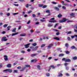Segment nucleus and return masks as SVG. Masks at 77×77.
Instances as JSON below:
<instances>
[{
    "mask_svg": "<svg viewBox=\"0 0 77 77\" xmlns=\"http://www.w3.org/2000/svg\"><path fill=\"white\" fill-rule=\"evenodd\" d=\"M55 20V18L54 17L50 19V20L49 21V22L53 23L57 22V21L55 20Z\"/></svg>",
    "mask_w": 77,
    "mask_h": 77,
    "instance_id": "obj_1",
    "label": "nucleus"
},
{
    "mask_svg": "<svg viewBox=\"0 0 77 77\" xmlns=\"http://www.w3.org/2000/svg\"><path fill=\"white\" fill-rule=\"evenodd\" d=\"M2 41H8V39L6 38V37L4 36L2 38L1 40Z\"/></svg>",
    "mask_w": 77,
    "mask_h": 77,
    "instance_id": "obj_2",
    "label": "nucleus"
},
{
    "mask_svg": "<svg viewBox=\"0 0 77 77\" xmlns=\"http://www.w3.org/2000/svg\"><path fill=\"white\" fill-rule=\"evenodd\" d=\"M51 68H52V69H54L56 68V67L54 66L53 65L50 66L49 67V69L48 70V72H50V70L51 69Z\"/></svg>",
    "mask_w": 77,
    "mask_h": 77,
    "instance_id": "obj_3",
    "label": "nucleus"
},
{
    "mask_svg": "<svg viewBox=\"0 0 77 77\" xmlns=\"http://www.w3.org/2000/svg\"><path fill=\"white\" fill-rule=\"evenodd\" d=\"M66 21V18H63L62 20H60L59 21L60 23H63V22H65Z\"/></svg>",
    "mask_w": 77,
    "mask_h": 77,
    "instance_id": "obj_4",
    "label": "nucleus"
},
{
    "mask_svg": "<svg viewBox=\"0 0 77 77\" xmlns=\"http://www.w3.org/2000/svg\"><path fill=\"white\" fill-rule=\"evenodd\" d=\"M53 44L51 43L48 46V49H50L51 47H53Z\"/></svg>",
    "mask_w": 77,
    "mask_h": 77,
    "instance_id": "obj_5",
    "label": "nucleus"
},
{
    "mask_svg": "<svg viewBox=\"0 0 77 77\" xmlns=\"http://www.w3.org/2000/svg\"><path fill=\"white\" fill-rule=\"evenodd\" d=\"M38 60L36 59H34L33 60H31V62H34V63H36V62H37Z\"/></svg>",
    "mask_w": 77,
    "mask_h": 77,
    "instance_id": "obj_6",
    "label": "nucleus"
},
{
    "mask_svg": "<svg viewBox=\"0 0 77 77\" xmlns=\"http://www.w3.org/2000/svg\"><path fill=\"white\" fill-rule=\"evenodd\" d=\"M4 59L5 60L7 61V60H8V56L6 55H5L4 56Z\"/></svg>",
    "mask_w": 77,
    "mask_h": 77,
    "instance_id": "obj_7",
    "label": "nucleus"
},
{
    "mask_svg": "<svg viewBox=\"0 0 77 77\" xmlns=\"http://www.w3.org/2000/svg\"><path fill=\"white\" fill-rule=\"evenodd\" d=\"M38 55V54L37 53H35V54H32L30 55V56H31V57H34V56H37V55Z\"/></svg>",
    "mask_w": 77,
    "mask_h": 77,
    "instance_id": "obj_8",
    "label": "nucleus"
},
{
    "mask_svg": "<svg viewBox=\"0 0 77 77\" xmlns=\"http://www.w3.org/2000/svg\"><path fill=\"white\" fill-rule=\"evenodd\" d=\"M75 15V14L74 13H72L70 14V15L71 17H75L74 16V15Z\"/></svg>",
    "mask_w": 77,
    "mask_h": 77,
    "instance_id": "obj_9",
    "label": "nucleus"
},
{
    "mask_svg": "<svg viewBox=\"0 0 77 77\" xmlns=\"http://www.w3.org/2000/svg\"><path fill=\"white\" fill-rule=\"evenodd\" d=\"M71 49H75V50H77V48L75 47V46H72L71 47Z\"/></svg>",
    "mask_w": 77,
    "mask_h": 77,
    "instance_id": "obj_10",
    "label": "nucleus"
},
{
    "mask_svg": "<svg viewBox=\"0 0 77 77\" xmlns=\"http://www.w3.org/2000/svg\"><path fill=\"white\" fill-rule=\"evenodd\" d=\"M71 60L70 59H66L65 60V62H71Z\"/></svg>",
    "mask_w": 77,
    "mask_h": 77,
    "instance_id": "obj_11",
    "label": "nucleus"
},
{
    "mask_svg": "<svg viewBox=\"0 0 77 77\" xmlns=\"http://www.w3.org/2000/svg\"><path fill=\"white\" fill-rule=\"evenodd\" d=\"M7 70H8V72H12V69H7Z\"/></svg>",
    "mask_w": 77,
    "mask_h": 77,
    "instance_id": "obj_12",
    "label": "nucleus"
},
{
    "mask_svg": "<svg viewBox=\"0 0 77 77\" xmlns=\"http://www.w3.org/2000/svg\"><path fill=\"white\" fill-rule=\"evenodd\" d=\"M26 35V34L25 33L22 34L20 35V36H25Z\"/></svg>",
    "mask_w": 77,
    "mask_h": 77,
    "instance_id": "obj_13",
    "label": "nucleus"
},
{
    "mask_svg": "<svg viewBox=\"0 0 77 77\" xmlns=\"http://www.w3.org/2000/svg\"><path fill=\"white\" fill-rule=\"evenodd\" d=\"M38 46L35 47V48L33 49L32 51H35V50H36L38 49Z\"/></svg>",
    "mask_w": 77,
    "mask_h": 77,
    "instance_id": "obj_14",
    "label": "nucleus"
},
{
    "mask_svg": "<svg viewBox=\"0 0 77 77\" xmlns=\"http://www.w3.org/2000/svg\"><path fill=\"white\" fill-rule=\"evenodd\" d=\"M11 28V26H8V27H7V29H7L8 31V30H9Z\"/></svg>",
    "mask_w": 77,
    "mask_h": 77,
    "instance_id": "obj_15",
    "label": "nucleus"
},
{
    "mask_svg": "<svg viewBox=\"0 0 77 77\" xmlns=\"http://www.w3.org/2000/svg\"><path fill=\"white\" fill-rule=\"evenodd\" d=\"M54 39H55L56 40H57V41H59L60 39L59 38L57 37L54 38Z\"/></svg>",
    "mask_w": 77,
    "mask_h": 77,
    "instance_id": "obj_16",
    "label": "nucleus"
},
{
    "mask_svg": "<svg viewBox=\"0 0 77 77\" xmlns=\"http://www.w3.org/2000/svg\"><path fill=\"white\" fill-rule=\"evenodd\" d=\"M54 9H56V11H59V8H58L56 7H54Z\"/></svg>",
    "mask_w": 77,
    "mask_h": 77,
    "instance_id": "obj_17",
    "label": "nucleus"
},
{
    "mask_svg": "<svg viewBox=\"0 0 77 77\" xmlns=\"http://www.w3.org/2000/svg\"><path fill=\"white\" fill-rule=\"evenodd\" d=\"M29 44H28L27 45H25V48H29Z\"/></svg>",
    "mask_w": 77,
    "mask_h": 77,
    "instance_id": "obj_18",
    "label": "nucleus"
},
{
    "mask_svg": "<svg viewBox=\"0 0 77 77\" xmlns=\"http://www.w3.org/2000/svg\"><path fill=\"white\" fill-rule=\"evenodd\" d=\"M62 17V15L61 14H59L58 16V18H61Z\"/></svg>",
    "mask_w": 77,
    "mask_h": 77,
    "instance_id": "obj_19",
    "label": "nucleus"
},
{
    "mask_svg": "<svg viewBox=\"0 0 77 77\" xmlns=\"http://www.w3.org/2000/svg\"><path fill=\"white\" fill-rule=\"evenodd\" d=\"M66 33H67V35H69V34H71L72 32L71 31H69L68 32H66Z\"/></svg>",
    "mask_w": 77,
    "mask_h": 77,
    "instance_id": "obj_20",
    "label": "nucleus"
},
{
    "mask_svg": "<svg viewBox=\"0 0 77 77\" xmlns=\"http://www.w3.org/2000/svg\"><path fill=\"white\" fill-rule=\"evenodd\" d=\"M46 13H48V14H50V11L48 10H47L46 11Z\"/></svg>",
    "mask_w": 77,
    "mask_h": 77,
    "instance_id": "obj_21",
    "label": "nucleus"
},
{
    "mask_svg": "<svg viewBox=\"0 0 77 77\" xmlns=\"http://www.w3.org/2000/svg\"><path fill=\"white\" fill-rule=\"evenodd\" d=\"M7 66L8 68H11V64H8L7 65Z\"/></svg>",
    "mask_w": 77,
    "mask_h": 77,
    "instance_id": "obj_22",
    "label": "nucleus"
},
{
    "mask_svg": "<svg viewBox=\"0 0 77 77\" xmlns=\"http://www.w3.org/2000/svg\"><path fill=\"white\" fill-rule=\"evenodd\" d=\"M73 60H77V57H72Z\"/></svg>",
    "mask_w": 77,
    "mask_h": 77,
    "instance_id": "obj_23",
    "label": "nucleus"
},
{
    "mask_svg": "<svg viewBox=\"0 0 77 77\" xmlns=\"http://www.w3.org/2000/svg\"><path fill=\"white\" fill-rule=\"evenodd\" d=\"M26 67H23L22 68V69L21 70H20V71H21V72L23 71H24V70L25 69H26Z\"/></svg>",
    "mask_w": 77,
    "mask_h": 77,
    "instance_id": "obj_24",
    "label": "nucleus"
},
{
    "mask_svg": "<svg viewBox=\"0 0 77 77\" xmlns=\"http://www.w3.org/2000/svg\"><path fill=\"white\" fill-rule=\"evenodd\" d=\"M8 26V24H5L3 25V27L4 28H6Z\"/></svg>",
    "mask_w": 77,
    "mask_h": 77,
    "instance_id": "obj_25",
    "label": "nucleus"
},
{
    "mask_svg": "<svg viewBox=\"0 0 77 77\" xmlns=\"http://www.w3.org/2000/svg\"><path fill=\"white\" fill-rule=\"evenodd\" d=\"M63 75V74H62L60 73V72L59 73V75L58 76L59 77H61Z\"/></svg>",
    "mask_w": 77,
    "mask_h": 77,
    "instance_id": "obj_26",
    "label": "nucleus"
},
{
    "mask_svg": "<svg viewBox=\"0 0 77 77\" xmlns=\"http://www.w3.org/2000/svg\"><path fill=\"white\" fill-rule=\"evenodd\" d=\"M3 72H5V73H7V72H8V69H6L5 70H3Z\"/></svg>",
    "mask_w": 77,
    "mask_h": 77,
    "instance_id": "obj_27",
    "label": "nucleus"
},
{
    "mask_svg": "<svg viewBox=\"0 0 77 77\" xmlns=\"http://www.w3.org/2000/svg\"><path fill=\"white\" fill-rule=\"evenodd\" d=\"M53 24H48V27H51L52 26H53Z\"/></svg>",
    "mask_w": 77,
    "mask_h": 77,
    "instance_id": "obj_28",
    "label": "nucleus"
},
{
    "mask_svg": "<svg viewBox=\"0 0 77 77\" xmlns=\"http://www.w3.org/2000/svg\"><path fill=\"white\" fill-rule=\"evenodd\" d=\"M64 56V54H61L59 55V57H61L62 56Z\"/></svg>",
    "mask_w": 77,
    "mask_h": 77,
    "instance_id": "obj_29",
    "label": "nucleus"
},
{
    "mask_svg": "<svg viewBox=\"0 0 77 77\" xmlns=\"http://www.w3.org/2000/svg\"><path fill=\"white\" fill-rule=\"evenodd\" d=\"M18 33V32H16L15 33H14L13 34H12V36H14V35H17Z\"/></svg>",
    "mask_w": 77,
    "mask_h": 77,
    "instance_id": "obj_30",
    "label": "nucleus"
},
{
    "mask_svg": "<svg viewBox=\"0 0 77 77\" xmlns=\"http://www.w3.org/2000/svg\"><path fill=\"white\" fill-rule=\"evenodd\" d=\"M16 30V28H14V29L12 30L13 32H15V31Z\"/></svg>",
    "mask_w": 77,
    "mask_h": 77,
    "instance_id": "obj_31",
    "label": "nucleus"
},
{
    "mask_svg": "<svg viewBox=\"0 0 77 77\" xmlns=\"http://www.w3.org/2000/svg\"><path fill=\"white\" fill-rule=\"evenodd\" d=\"M69 63H66L64 64V65L65 66H66L68 65Z\"/></svg>",
    "mask_w": 77,
    "mask_h": 77,
    "instance_id": "obj_32",
    "label": "nucleus"
},
{
    "mask_svg": "<svg viewBox=\"0 0 77 77\" xmlns=\"http://www.w3.org/2000/svg\"><path fill=\"white\" fill-rule=\"evenodd\" d=\"M25 66L26 67L30 68V65H25Z\"/></svg>",
    "mask_w": 77,
    "mask_h": 77,
    "instance_id": "obj_33",
    "label": "nucleus"
},
{
    "mask_svg": "<svg viewBox=\"0 0 77 77\" xmlns=\"http://www.w3.org/2000/svg\"><path fill=\"white\" fill-rule=\"evenodd\" d=\"M39 7H42L43 6V5L42 4H38Z\"/></svg>",
    "mask_w": 77,
    "mask_h": 77,
    "instance_id": "obj_34",
    "label": "nucleus"
},
{
    "mask_svg": "<svg viewBox=\"0 0 77 77\" xmlns=\"http://www.w3.org/2000/svg\"><path fill=\"white\" fill-rule=\"evenodd\" d=\"M37 68H38V69H40V66L38 65L37 66Z\"/></svg>",
    "mask_w": 77,
    "mask_h": 77,
    "instance_id": "obj_35",
    "label": "nucleus"
},
{
    "mask_svg": "<svg viewBox=\"0 0 77 77\" xmlns=\"http://www.w3.org/2000/svg\"><path fill=\"white\" fill-rule=\"evenodd\" d=\"M46 76L48 77H49L50 76V73H47L46 74Z\"/></svg>",
    "mask_w": 77,
    "mask_h": 77,
    "instance_id": "obj_36",
    "label": "nucleus"
},
{
    "mask_svg": "<svg viewBox=\"0 0 77 77\" xmlns=\"http://www.w3.org/2000/svg\"><path fill=\"white\" fill-rule=\"evenodd\" d=\"M52 4H54V5H56V4H57V3L55 2H52Z\"/></svg>",
    "mask_w": 77,
    "mask_h": 77,
    "instance_id": "obj_37",
    "label": "nucleus"
},
{
    "mask_svg": "<svg viewBox=\"0 0 77 77\" xmlns=\"http://www.w3.org/2000/svg\"><path fill=\"white\" fill-rule=\"evenodd\" d=\"M14 72H15L16 73H18V71L17 70H14Z\"/></svg>",
    "mask_w": 77,
    "mask_h": 77,
    "instance_id": "obj_38",
    "label": "nucleus"
},
{
    "mask_svg": "<svg viewBox=\"0 0 77 77\" xmlns=\"http://www.w3.org/2000/svg\"><path fill=\"white\" fill-rule=\"evenodd\" d=\"M68 41H71V38L69 37H68L67 38Z\"/></svg>",
    "mask_w": 77,
    "mask_h": 77,
    "instance_id": "obj_39",
    "label": "nucleus"
},
{
    "mask_svg": "<svg viewBox=\"0 0 77 77\" xmlns=\"http://www.w3.org/2000/svg\"><path fill=\"white\" fill-rule=\"evenodd\" d=\"M53 30H54V31H55V32H59V31L55 29H54Z\"/></svg>",
    "mask_w": 77,
    "mask_h": 77,
    "instance_id": "obj_40",
    "label": "nucleus"
},
{
    "mask_svg": "<svg viewBox=\"0 0 77 77\" xmlns=\"http://www.w3.org/2000/svg\"><path fill=\"white\" fill-rule=\"evenodd\" d=\"M65 53H66V54H69V51H65Z\"/></svg>",
    "mask_w": 77,
    "mask_h": 77,
    "instance_id": "obj_41",
    "label": "nucleus"
},
{
    "mask_svg": "<svg viewBox=\"0 0 77 77\" xmlns=\"http://www.w3.org/2000/svg\"><path fill=\"white\" fill-rule=\"evenodd\" d=\"M69 45H68V43H66L65 44V46L66 47H68Z\"/></svg>",
    "mask_w": 77,
    "mask_h": 77,
    "instance_id": "obj_42",
    "label": "nucleus"
},
{
    "mask_svg": "<svg viewBox=\"0 0 77 77\" xmlns=\"http://www.w3.org/2000/svg\"><path fill=\"white\" fill-rule=\"evenodd\" d=\"M45 44H43L41 45V47H45Z\"/></svg>",
    "mask_w": 77,
    "mask_h": 77,
    "instance_id": "obj_43",
    "label": "nucleus"
},
{
    "mask_svg": "<svg viewBox=\"0 0 77 77\" xmlns=\"http://www.w3.org/2000/svg\"><path fill=\"white\" fill-rule=\"evenodd\" d=\"M17 69H20L21 68V67L20 66H19L17 67Z\"/></svg>",
    "mask_w": 77,
    "mask_h": 77,
    "instance_id": "obj_44",
    "label": "nucleus"
},
{
    "mask_svg": "<svg viewBox=\"0 0 77 77\" xmlns=\"http://www.w3.org/2000/svg\"><path fill=\"white\" fill-rule=\"evenodd\" d=\"M37 45V44L35 43L32 44V45H33V46H36Z\"/></svg>",
    "mask_w": 77,
    "mask_h": 77,
    "instance_id": "obj_45",
    "label": "nucleus"
},
{
    "mask_svg": "<svg viewBox=\"0 0 77 77\" xmlns=\"http://www.w3.org/2000/svg\"><path fill=\"white\" fill-rule=\"evenodd\" d=\"M62 60H63V61H65V60H66V58H63L62 59Z\"/></svg>",
    "mask_w": 77,
    "mask_h": 77,
    "instance_id": "obj_46",
    "label": "nucleus"
},
{
    "mask_svg": "<svg viewBox=\"0 0 77 77\" xmlns=\"http://www.w3.org/2000/svg\"><path fill=\"white\" fill-rule=\"evenodd\" d=\"M47 6L46 5H44L42 7V8H45L47 7Z\"/></svg>",
    "mask_w": 77,
    "mask_h": 77,
    "instance_id": "obj_47",
    "label": "nucleus"
},
{
    "mask_svg": "<svg viewBox=\"0 0 77 77\" xmlns=\"http://www.w3.org/2000/svg\"><path fill=\"white\" fill-rule=\"evenodd\" d=\"M40 21H42V22H44L45 21V20H40Z\"/></svg>",
    "mask_w": 77,
    "mask_h": 77,
    "instance_id": "obj_48",
    "label": "nucleus"
},
{
    "mask_svg": "<svg viewBox=\"0 0 77 77\" xmlns=\"http://www.w3.org/2000/svg\"><path fill=\"white\" fill-rule=\"evenodd\" d=\"M63 9H66V7L65 6H63L62 7Z\"/></svg>",
    "mask_w": 77,
    "mask_h": 77,
    "instance_id": "obj_49",
    "label": "nucleus"
},
{
    "mask_svg": "<svg viewBox=\"0 0 77 77\" xmlns=\"http://www.w3.org/2000/svg\"><path fill=\"white\" fill-rule=\"evenodd\" d=\"M58 24H59L58 23H57L54 26V27L55 28H56V26H57L58 25Z\"/></svg>",
    "mask_w": 77,
    "mask_h": 77,
    "instance_id": "obj_50",
    "label": "nucleus"
},
{
    "mask_svg": "<svg viewBox=\"0 0 77 77\" xmlns=\"http://www.w3.org/2000/svg\"><path fill=\"white\" fill-rule=\"evenodd\" d=\"M58 8H61V7H62V5H58Z\"/></svg>",
    "mask_w": 77,
    "mask_h": 77,
    "instance_id": "obj_51",
    "label": "nucleus"
},
{
    "mask_svg": "<svg viewBox=\"0 0 77 77\" xmlns=\"http://www.w3.org/2000/svg\"><path fill=\"white\" fill-rule=\"evenodd\" d=\"M18 63L17 62H15V63H14L13 64L15 66L16 65H17V63Z\"/></svg>",
    "mask_w": 77,
    "mask_h": 77,
    "instance_id": "obj_52",
    "label": "nucleus"
},
{
    "mask_svg": "<svg viewBox=\"0 0 77 77\" xmlns=\"http://www.w3.org/2000/svg\"><path fill=\"white\" fill-rule=\"evenodd\" d=\"M36 15L35 14H32V16L33 17H36Z\"/></svg>",
    "mask_w": 77,
    "mask_h": 77,
    "instance_id": "obj_53",
    "label": "nucleus"
},
{
    "mask_svg": "<svg viewBox=\"0 0 77 77\" xmlns=\"http://www.w3.org/2000/svg\"><path fill=\"white\" fill-rule=\"evenodd\" d=\"M74 37H75V35L74 36H71V38L72 39L73 38H74Z\"/></svg>",
    "mask_w": 77,
    "mask_h": 77,
    "instance_id": "obj_54",
    "label": "nucleus"
},
{
    "mask_svg": "<svg viewBox=\"0 0 77 77\" xmlns=\"http://www.w3.org/2000/svg\"><path fill=\"white\" fill-rule=\"evenodd\" d=\"M66 1V2H68L69 3H70L71 2V1H69V0H65Z\"/></svg>",
    "mask_w": 77,
    "mask_h": 77,
    "instance_id": "obj_55",
    "label": "nucleus"
},
{
    "mask_svg": "<svg viewBox=\"0 0 77 77\" xmlns=\"http://www.w3.org/2000/svg\"><path fill=\"white\" fill-rule=\"evenodd\" d=\"M74 32H75V33H77V30L75 29H74Z\"/></svg>",
    "mask_w": 77,
    "mask_h": 77,
    "instance_id": "obj_56",
    "label": "nucleus"
},
{
    "mask_svg": "<svg viewBox=\"0 0 77 77\" xmlns=\"http://www.w3.org/2000/svg\"><path fill=\"white\" fill-rule=\"evenodd\" d=\"M27 51H28V52H30V51H31V50H30V49H28Z\"/></svg>",
    "mask_w": 77,
    "mask_h": 77,
    "instance_id": "obj_57",
    "label": "nucleus"
},
{
    "mask_svg": "<svg viewBox=\"0 0 77 77\" xmlns=\"http://www.w3.org/2000/svg\"><path fill=\"white\" fill-rule=\"evenodd\" d=\"M66 75L67 76H69V73H66Z\"/></svg>",
    "mask_w": 77,
    "mask_h": 77,
    "instance_id": "obj_58",
    "label": "nucleus"
},
{
    "mask_svg": "<svg viewBox=\"0 0 77 77\" xmlns=\"http://www.w3.org/2000/svg\"><path fill=\"white\" fill-rule=\"evenodd\" d=\"M14 5L15 6H19V5L18 4H14Z\"/></svg>",
    "mask_w": 77,
    "mask_h": 77,
    "instance_id": "obj_59",
    "label": "nucleus"
},
{
    "mask_svg": "<svg viewBox=\"0 0 77 77\" xmlns=\"http://www.w3.org/2000/svg\"><path fill=\"white\" fill-rule=\"evenodd\" d=\"M21 26H19V28H18L19 30H20V29H21Z\"/></svg>",
    "mask_w": 77,
    "mask_h": 77,
    "instance_id": "obj_60",
    "label": "nucleus"
},
{
    "mask_svg": "<svg viewBox=\"0 0 77 77\" xmlns=\"http://www.w3.org/2000/svg\"><path fill=\"white\" fill-rule=\"evenodd\" d=\"M61 64H58L57 65V66H61Z\"/></svg>",
    "mask_w": 77,
    "mask_h": 77,
    "instance_id": "obj_61",
    "label": "nucleus"
},
{
    "mask_svg": "<svg viewBox=\"0 0 77 77\" xmlns=\"http://www.w3.org/2000/svg\"><path fill=\"white\" fill-rule=\"evenodd\" d=\"M77 74H76V73L74 74V77H77Z\"/></svg>",
    "mask_w": 77,
    "mask_h": 77,
    "instance_id": "obj_62",
    "label": "nucleus"
},
{
    "mask_svg": "<svg viewBox=\"0 0 77 77\" xmlns=\"http://www.w3.org/2000/svg\"><path fill=\"white\" fill-rule=\"evenodd\" d=\"M37 52H38V53H41L42 51L41 50H40V51H37Z\"/></svg>",
    "mask_w": 77,
    "mask_h": 77,
    "instance_id": "obj_63",
    "label": "nucleus"
},
{
    "mask_svg": "<svg viewBox=\"0 0 77 77\" xmlns=\"http://www.w3.org/2000/svg\"><path fill=\"white\" fill-rule=\"evenodd\" d=\"M33 41V39H31L29 40V42H32Z\"/></svg>",
    "mask_w": 77,
    "mask_h": 77,
    "instance_id": "obj_64",
    "label": "nucleus"
}]
</instances>
